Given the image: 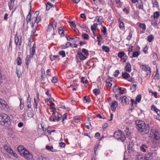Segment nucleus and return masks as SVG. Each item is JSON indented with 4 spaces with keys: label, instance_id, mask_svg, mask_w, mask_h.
<instances>
[{
    "label": "nucleus",
    "instance_id": "4d7b16f0",
    "mask_svg": "<svg viewBox=\"0 0 160 160\" xmlns=\"http://www.w3.org/2000/svg\"><path fill=\"white\" fill-rule=\"evenodd\" d=\"M102 32H103L104 34L106 33V28L105 26L102 27V29L101 30Z\"/></svg>",
    "mask_w": 160,
    "mask_h": 160
},
{
    "label": "nucleus",
    "instance_id": "338daca9",
    "mask_svg": "<svg viewBox=\"0 0 160 160\" xmlns=\"http://www.w3.org/2000/svg\"><path fill=\"white\" fill-rule=\"evenodd\" d=\"M115 97H116L117 100H120L121 99L120 95L119 94H116L115 95Z\"/></svg>",
    "mask_w": 160,
    "mask_h": 160
},
{
    "label": "nucleus",
    "instance_id": "ddd939ff",
    "mask_svg": "<svg viewBox=\"0 0 160 160\" xmlns=\"http://www.w3.org/2000/svg\"><path fill=\"white\" fill-rule=\"evenodd\" d=\"M27 112L28 116L29 117H32L34 116L33 111L32 108L27 109Z\"/></svg>",
    "mask_w": 160,
    "mask_h": 160
},
{
    "label": "nucleus",
    "instance_id": "a211bd4d",
    "mask_svg": "<svg viewBox=\"0 0 160 160\" xmlns=\"http://www.w3.org/2000/svg\"><path fill=\"white\" fill-rule=\"evenodd\" d=\"M79 58L81 60H84L86 58V57L83 55L81 52H78Z\"/></svg>",
    "mask_w": 160,
    "mask_h": 160
},
{
    "label": "nucleus",
    "instance_id": "9d476101",
    "mask_svg": "<svg viewBox=\"0 0 160 160\" xmlns=\"http://www.w3.org/2000/svg\"><path fill=\"white\" fill-rule=\"evenodd\" d=\"M118 106V103L116 101H112V102L111 105V109L112 111H114L116 108Z\"/></svg>",
    "mask_w": 160,
    "mask_h": 160
},
{
    "label": "nucleus",
    "instance_id": "aec40b11",
    "mask_svg": "<svg viewBox=\"0 0 160 160\" xmlns=\"http://www.w3.org/2000/svg\"><path fill=\"white\" fill-rule=\"evenodd\" d=\"M18 150L21 155H22V153H23L24 150H27L24 149L22 146H19L18 148Z\"/></svg>",
    "mask_w": 160,
    "mask_h": 160
},
{
    "label": "nucleus",
    "instance_id": "69168bd1",
    "mask_svg": "<svg viewBox=\"0 0 160 160\" xmlns=\"http://www.w3.org/2000/svg\"><path fill=\"white\" fill-rule=\"evenodd\" d=\"M153 56L154 58V59H158V56L156 52H154L153 53Z\"/></svg>",
    "mask_w": 160,
    "mask_h": 160
},
{
    "label": "nucleus",
    "instance_id": "412c9836",
    "mask_svg": "<svg viewBox=\"0 0 160 160\" xmlns=\"http://www.w3.org/2000/svg\"><path fill=\"white\" fill-rule=\"evenodd\" d=\"M137 7L139 9H142L143 8V5L141 0H140V2H138L137 4L136 5Z\"/></svg>",
    "mask_w": 160,
    "mask_h": 160
},
{
    "label": "nucleus",
    "instance_id": "cd10ccee",
    "mask_svg": "<svg viewBox=\"0 0 160 160\" xmlns=\"http://www.w3.org/2000/svg\"><path fill=\"white\" fill-rule=\"evenodd\" d=\"M102 50L107 52H109L110 49L109 48L105 46H103L102 47Z\"/></svg>",
    "mask_w": 160,
    "mask_h": 160
},
{
    "label": "nucleus",
    "instance_id": "5701e85b",
    "mask_svg": "<svg viewBox=\"0 0 160 160\" xmlns=\"http://www.w3.org/2000/svg\"><path fill=\"white\" fill-rule=\"evenodd\" d=\"M142 70L144 71L147 72L148 70H151V68L150 67H148L147 66L145 65H142L140 67Z\"/></svg>",
    "mask_w": 160,
    "mask_h": 160
},
{
    "label": "nucleus",
    "instance_id": "5fc2aeb1",
    "mask_svg": "<svg viewBox=\"0 0 160 160\" xmlns=\"http://www.w3.org/2000/svg\"><path fill=\"white\" fill-rule=\"evenodd\" d=\"M119 73V70H116L114 72V75L115 77H117Z\"/></svg>",
    "mask_w": 160,
    "mask_h": 160
},
{
    "label": "nucleus",
    "instance_id": "dca6fc26",
    "mask_svg": "<svg viewBox=\"0 0 160 160\" xmlns=\"http://www.w3.org/2000/svg\"><path fill=\"white\" fill-rule=\"evenodd\" d=\"M137 25L139 27L142 28L144 31L142 32V33L144 32V31L146 29V26L145 24L143 23H138Z\"/></svg>",
    "mask_w": 160,
    "mask_h": 160
},
{
    "label": "nucleus",
    "instance_id": "4be33fe9",
    "mask_svg": "<svg viewBox=\"0 0 160 160\" xmlns=\"http://www.w3.org/2000/svg\"><path fill=\"white\" fill-rule=\"evenodd\" d=\"M14 0H11L8 3V6L10 9H12L14 5Z\"/></svg>",
    "mask_w": 160,
    "mask_h": 160
},
{
    "label": "nucleus",
    "instance_id": "1a4fd4ad",
    "mask_svg": "<svg viewBox=\"0 0 160 160\" xmlns=\"http://www.w3.org/2000/svg\"><path fill=\"white\" fill-rule=\"evenodd\" d=\"M22 154L21 156H23L25 159L28 160H29L33 158L32 155L27 150H24L23 153H22Z\"/></svg>",
    "mask_w": 160,
    "mask_h": 160
},
{
    "label": "nucleus",
    "instance_id": "f3484780",
    "mask_svg": "<svg viewBox=\"0 0 160 160\" xmlns=\"http://www.w3.org/2000/svg\"><path fill=\"white\" fill-rule=\"evenodd\" d=\"M27 107L28 108V109L32 108V105L31 104V99L30 98V95H29L28 98V101L27 102Z\"/></svg>",
    "mask_w": 160,
    "mask_h": 160
},
{
    "label": "nucleus",
    "instance_id": "20e7f679",
    "mask_svg": "<svg viewBox=\"0 0 160 160\" xmlns=\"http://www.w3.org/2000/svg\"><path fill=\"white\" fill-rule=\"evenodd\" d=\"M11 124L10 118L4 113L0 114V124L3 126L7 127Z\"/></svg>",
    "mask_w": 160,
    "mask_h": 160
},
{
    "label": "nucleus",
    "instance_id": "13d9d810",
    "mask_svg": "<svg viewBox=\"0 0 160 160\" xmlns=\"http://www.w3.org/2000/svg\"><path fill=\"white\" fill-rule=\"evenodd\" d=\"M100 146L98 144L97 146H96L94 148V151L95 154H96V152L97 150L99 148Z\"/></svg>",
    "mask_w": 160,
    "mask_h": 160
},
{
    "label": "nucleus",
    "instance_id": "0eeeda50",
    "mask_svg": "<svg viewBox=\"0 0 160 160\" xmlns=\"http://www.w3.org/2000/svg\"><path fill=\"white\" fill-rule=\"evenodd\" d=\"M0 108L4 109L6 111H8L9 110V107L6 101L1 98H0Z\"/></svg>",
    "mask_w": 160,
    "mask_h": 160
},
{
    "label": "nucleus",
    "instance_id": "c85d7f7f",
    "mask_svg": "<svg viewBox=\"0 0 160 160\" xmlns=\"http://www.w3.org/2000/svg\"><path fill=\"white\" fill-rule=\"evenodd\" d=\"M97 26L98 24L97 23H94L93 25L91 26V29L93 33H94V31L95 30L96 28L97 27Z\"/></svg>",
    "mask_w": 160,
    "mask_h": 160
},
{
    "label": "nucleus",
    "instance_id": "b1692460",
    "mask_svg": "<svg viewBox=\"0 0 160 160\" xmlns=\"http://www.w3.org/2000/svg\"><path fill=\"white\" fill-rule=\"evenodd\" d=\"M121 100L122 102L124 101L126 104H128L129 103L128 99L126 96H124L122 97Z\"/></svg>",
    "mask_w": 160,
    "mask_h": 160
},
{
    "label": "nucleus",
    "instance_id": "4c0bfd02",
    "mask_svg": "<svg viewBox=\"0 0 160 160\" xmlns=\"http://www.w3.org/2000/svg\"><path fill=\"white\" fill-rule=\"evenodd\" d=\"M125 53L123 52H119L118 54V57L121 58L125 55Z\"/></svg>",
    "mask_w": 160,
    "mask_h": 160
},
{
    "label": "nucleus",
    "instance_id": "8fccbe9b",
    "mask_svg": "<svg viewBox=\"0 0 160 160\" xmlns=\"http://www.w3.org/2000/svg\"><path fill=\"white\" fill-rule=\"evenodd\" d=\"M69 22L70 23V25L72 27H73L75 28L76 27V25L73 21H69Z\"/></svg>",
    "mask_w": 160,
    "mask_h": 160
},
{
    "label": "nucleus",
    "instance_id": "2eb2a0df",
    "mask_svg": "<svg viewBox=\"0 0 160 160\" xmlns=\"http://www.w3.org/2000/svg\"><path fill=\"white\" fill-rule=\"evenodd\" d=\"M31 59V56L30 55H27L25 58V63L27 66V68H28V65H29Z\"/></svg>",
    "mask_w": 160,
    "mask_h": 160
},
{
    "label": "nucleus",
    "instance_id": "39448f33",
    "mask_svg": "<svg viewBox=\"0 0 160 160\" xmlns=\"http://www.w3.org/2000/svg\"><path fill=\"white\" fill-rule=\"evenodd\" d=\"M52 111L53 112L52 117H53V122H58L60 121L62 117V115L56 112L55 107L52 108Z\"/></svg>",
    "mask_w": 160,
    "mask_h": 160
},
{
    "label": "nucleus",
    "instance_id": "7ed1b4c3",
    "mask_svg": "<svg viewBox=\"0 0 160 160\" xmlns=\"http://www.w3.org/2000/svg\"><path fill=\"white\" fill-rule=\"evenodd\" d=\"M153 137L152 139V144L155 147H157L159 143L160 137L158 132L155 130L151 129L149 137Z\"/></svg>",
    "mask_w": 160,
    "mask_h": 160
},
{
    "label": "nucleus",
    "instance_id": "a19ab883",
    "mask_svg": "<svg viewBox=\"0 0 160 160\" xmlns=\"http://www.w3.org/2000/svg\"><path fill=\"white\" fill-rule=\"evenodd\" d=\"M99 91H100L98 89H95L93 90V93L96 95H97V94H99Z\"/></svg>",
    "mask_w": 160,
    "mask_h": 160
},
{
    "label": "nucleus",
    "instance_id": "f257e3e1",
    "mask_svg": "<svg viewBox=\"0 0 160 160\" xmlns=\"http://www.w3.org/2000/svg\"><path fill=\"white\" fill-rule=\"evenodd\" d=\"M138 132L141 135L147 134L148 133L150 128L148 124L146 125L142 121H140L136 123Z\"/></svg>",
    "mask_w": 160,
    "mask_h": 160
},
{
    "label": "nucleus",
    "instance_id": "a878e982",
    "mask_svg": "<svg viewBox=\"0 0 160 160\" xmlns=\"http://www.w3.org/2000/svg\"><path fill=\"white\" fill-rule=\"evenodd\" d=\"M141 97L142 96L141 94H138L136 98V102H134L135 104H137V102H140L141 101Z\"/></svg>",
    "mask_w": 160,
    "mask_h": 160
},
{
    "label": "nucleus",
    "instance_id": "49530a36",
    "mask_svg": "<svg viewBox=\"0 0 160 160\" xmlns=\"http://www.w3.org/2000/svg\"><path fill=\"white\" fill-rule=\"evenodd\" d=\"M53 147L52 146L50 147L49 146L47 145L46 146V148L48 150H49L52 152H53L52 150Z\"/></svg>",
    "mask_w": 160,
    "mask_h": 160
},
{
    "label": "nucleus",
    "instance_id": "680f3d73",
    "mask_svg": "<svg viewBox=\"0 0 160 160\" xmlns=\"http://www.w3.org/2000/svg\"><path fill=\"white\" fill-rule=\"evenodd\" d=\"M157 109H158V108H157L155 107V106L154 105H152V107H151V109H152V110L154 111L155 112L156 111H157Z\"/></svg>",
    "mask_w": 160,
    "mask_h": 160
},
{
    "label": "nucleus",
    "instance_id": "774afa93",
    "mask_svg": "<svg viewBox=\"0 0 160 160\" xmlns=\"http://www.w3.org/2000/svg\"><path fill=\"white\" fill-rule=\"evenodd\" d=\"M23 126V123L22 122H19L18 124V126L19 128H21Z\"/></svg>",
    "mask_w": 160,
    "mask_h": 160
},
{
    "label": "nucleus",
    "instance_id": "2f4dec72",
    "mask_svg": "<svg viewBox=\"0 0 160 160\" xmlns=\"http://www.w3.org/2000/svg\"><path fill=\"white\" fill-rule=\"evenodd\" d=\"M148 146L147 145H145L144 144L142 145L141 147V150L143 152H146V149H145V148H147Z\"/></svg>",
    "mask_w": 160,
    "mask_h": 160
},
{
    "label": "nucleus",
    "instance_id": "0e129e2a",
    "mask_svg": "<svg viewBox=\"0 0 160 160\" xmlns=\"http://www.w3.org/2000/svg\"><path fill=\"white\" fill-rule=\"evenodd\" d=\"M73 119L74 120L75 122L77 123L79 122V119L77 117H74L73 118Z\"/></svg>",
    "mask_w": 160,
    "mask_h": 160
},
{
    "label": "nucleus",
    "instance_id": "a18cd8bd",
    "mask_svg": "<svg viewBox=\"0 0 160 160\" xmlns=\"http://www.w3.org/2000/svg\"><path fill=\"white\" fill-rule=\"evenodd\" d=\"M82 36L84 39L87 40L88 39L89 36L87 34H82Z\"/></svg>",
    "mask_w": 160,
    "mask_h": 160
},
{
    "label": "nucleus",
    "instance_id": "bf43d9fd",
    "mask_svg": "<svg viewBox=\"0 0 160 160\" xmlns=\"http://www.w3.org/2000/svg\"><path fill=\"white\" fill-rule=\"evenodd\" d=\"M70 39L73 40L74 42H77L78 41L79 39V38L78 37H75V38H70Z\"/></svg>",
    "mask_w": 160,
    "mask_h": 160
},
{
    "label": "nucleus",
    "instance_id": "e2e57ef3",
    "mask_svg": "<svg viewBox=\"0 0 160 160\" xmlns=\"http://www.w3.org/2000/svg\"><path fill=\"white\" fill-rule=\"evenodd\" d=\"M68 116L67 114L65 113L64 114L62 117V121L63 122L64 119H66L67 117Z\"/></svg>",
    "mask_w": 160,
    "mask_h": 160
},
{
    "label": "nucleus",
    "instance_id": "423d86ee",
    "mask_svg": "<svg viewBox=\"0 0 160 160\" xmlns=\"http://www.w3.org/2000/svg\"><path fill=\"white\" fill-rule=\"evenodd\" d=\"M114 137L116 139L121 140L122 142H123L126 139L125 135L120 130H118L115 132L114 134Z\"/></svg>",
    "mask_w": 160,
    "mask_h": 160
},
{
    "label": "nucleus",
    "instance_id": "79ce46f5",
    "mask_svg": "<svg viewBox=\"0 0 160 160\" xmlns=\"http://www.w3.org/2000/svg\"><path fill=\"white\" fill-rule=\"evenodd\" d=\"M139 55V53L137 51L134 52L132 54V57H137Z\"/></svg>",
    "mask_w": 160,
    "mask_h": 160
},
{
    "label": "nucleus",
    "instance_id": "864d4df0",
    "mask_svg": "<svg viewBox=\"0 0 160 160\" xmlns=\"http://www.w3.org/2000/svg\"><path fill=\"white\" fill-rule=\"evenodd\" d=\"M118 88V86L117 85H115L113 88V92L114 93H116L117 92V90Z\"/></svg>",
    "mask_w": 160,
    "mask_h": 160
},
{
    "label": "nucleus",
    "instance_id": "c03bdc74",
    "mask_svg": "<svg viewBox=\"0 0 160 160\" xmlns=\"http://www.w3.org/2000/svg\"><path fill=\"white\" fill-rule=\"evenodd\" d=\"M72 44L70 42H68L66 44L65 46L63 47L62 48H68L69 46H72Z\"/></svg>",
    "mask_w": 160,
    "mask_h": 160
},
{
    "label": "nucleus",
    "instance_id": "e433bc0d",
    "mask_svg": "<svg viewBox=\"0 0 160 160\" xmlns=\"http://www.w3.org/2000/svg\"><path fill=\"white\" fill-rule=\"evenodd\" d=\"M17 65H20L22 61L20 57H18L17 59Z\"/></svg>",
    "mask_w": 160,
    "mask_h": 160
},
{
    "label": "nucleus",
    "instance_id": "6e6d98bb",
    "mask_svg": "<svg viewBox=\"0 0 160 160\" xmlns=\"http://www.w3.org/2000/svg\"><path fill=\"white\" fill-rule=\"evenodd\" d=\"M60 146L61 148H64L65 146V143L61 142L59 143Z\"/></svg>",
    "mask_w": 160,
    "mask_h": 160
},
{
    "label": "nucleus",
    "instance_id": "72a5a7b5",
    "mask_svg": "<svg viewBox=\"0 0 160 160\" xmlns=\"http://www.w3.org/2000/svg\"><path fill=\"white\" fill-rule=\"evenodd\" d=\"M159 16V12H156L153 13V18H158Z\"/></svg>",
    "mask_w": 160,
    "mask_h": 160
},
{
    "label": "nucleus",
    "instance_id": "ea45409f",
    "mask_svg": "<svg viewBox=\"0 0 160 160\" xmlns=\"http://www.w3.org/2000/svg\"><path fill=\"white\" fill-rule=\"evenodd\" d=\"M124 132L126 133V135L127 136V137L130 136V133L129 132V128H126L124 130Z\"/></svg>",
    "mask_w": 160,
    "mask_h": 160
},
{
    "label": "nucleus",
    "instance_id": "c9c22d12",
    "mask_svg": "<svg viewBox=\"0 0 160 160\" xmlns=\"http://www.w3.org/2000/svg\"><path fill=\"white\" fill-rule=\"evenodd\" d=\"M82 52L84 53L87 56L89 55L88 51L85 48H83L82 50Z\"/></svg>",
    "mask_w": 160,
    "mask_h": 160
},
{
    "label": "nucleus",
    "instance_id": "603ef678",
    "mask_svg": "<svg viewBox=\"0 0 160 160\" xmlns=\"http://www.w3.org/2000/svg\"><path fill=\"white\" fill-rule=\"evenodd\" d=\"M85 78L82 77V78L81 82L82 83H87L88 82V81L87 80H85Z\"/></svg>",
    "mask_w": 160,
    "mask_h": 160
},
{
    "label": "nucleus",
    "instance_id": "052dcab7",
    "mask_svg": "<svg viewBox=\"0 0 160 160\" xmlns=\"http://www.w3.org/2000/svg\"><path fill=\"white\" fill-rule=\"evenodd\" d=\"M52 28H53V27L52 25V24L48 25L47 28V31H50L52 29Z\"/></svg>",
    "mask_w": 160,
    "mask_h": 160
},
{
    "label": "nucleus",
    "instance_id": "37998d69",
    "mask_svg": "<svg viewBox=\"0 0 160 160\" xmlns=\"http://www.w3.org/2000/svg\"><path fill=\"white\" fill-rule=\"evenodd\" d=\"M83 99L86 100L87 102H90L91 101L90 99L89 98L87 97L86 96H85L83 97Z\"/></svg>",
    "mask_w": 160,
    "mask_h": 160
},
{
    "label": "nucleus",
    "instance_id": "f8f14e48",
    "mask_svg": "<svg viewBox=\"0 0 160 160\" xmlns=\"http://www.w3.org/2000/svg\"><path fill=\"white\" fill-rule=\"evenodd\" d=\"M125 71L127 72H130L131 71V65L128 62L126 63V65L125 67Z\"/></svg>",
    "mask_w": 160,
    "mask_h": 160
},
{
    "label": "nucleus",
    "instance_id": "3c124183",
    "mask_svg": "<svg viewBox=\"0 0 160 160\" xmlns=\"http://www.w3.org/2000/svg\"><path fill=\"white\" fill-rule=\"evenodd\" d=\"M37 104H38V103L37 102L36 99H35V98H34V103L33 104V107L36 109L37 108Z\"/></svg>",
    "mask_w": 160,
    "mask_h": 160
},
{
    "label": "nucleus",
    "instance_id": "9b49d317",
    "mask_svg": "<svg viewBox=\"0 0 160 160\" xmlns=\"http://www.w3.org/2000/svg\"><path fill=\"white\" fill-rule=\"evenodd\" d=\"M153 153L150 152L146 154L145 156V160H150L152 158Z\"/></svg>",
    "mask_w": 160,
    "mask_h": 160
},
{
    "label": "nucleus",
    "instance_id": "473e14b6",
    "mask_svg": "<svg viewBox=\"0 0 160 160\" xmlns=\"http://www.w3.org/2000/svg\"><path fill=\"white\" fill-rule=\"evenodd\" d=\"M119 28L122 29H124V23L120 21L119 22Z\"/></svg>",
    "mask_w": 160,
    "mask_h": 160
},
{
    "label": "nucleus",
    "instance_id": "f704fd0d",
    "mask_svg": "<svg viewBox=\"0 0 160 160\" xmlns=\"http://www.w3.org/2000/svg\"><path fill=\"white\" fill-rule=\"evenodd\" d=\"M148 41L149 42H151L154 38V37L152 35H150L148 37Z\"/></svg>",
    "mask_w": 160,
    "mask_h": 160
},
{
    "label": "nucleus",
    "instance_id": "58836bf2",
    "mask_svg": "<svg viewBox=\"0 0 160 160\" xmlns=\"http://www.w3.org/2000/svg\"><path fill=\"white\" fill-rule=\"evenodd\" d=\"M59 54L62 55L63 57H64L66 56L65 52L64 51H60L59 52Z\"/></svg>",
    "mask_w": 160,
    "mask_h": 160
},
{
    "label": "nucleus",
    "instance_id": "6ab92c4d",
    "mask_svg": "<svg viewBox=\"0 0 160 160\" xmlns=\"http://www.w3.org/2000/svg\"><path fill=\"white\" fill-rule=\"evenodd\" d=\"M113 82L112 80H106V86L109 89L112 86V83L111 82Z\"/></svg>",
    "mask_w": 160,
    "mask_h": 160
},
{
    "label": "nucleus",
    "instance_id": "4468645a",
    "mask_svg": "<svg viewBox=\"0 0 160 160\" xmlns=\"http://www.w3.org/2000/svg\"><path fill=\"white\" fill-rule=\"evenodd\" d=\"M36 48V45L34 43L33 45L32 48L31 49V50L30 51V54L31 55L32 57L33 56L35 53Z\"/></svg>",
    "mask_w": 160,
    "mask_h": 160
},
{
    "label": "nucleus",
    "instance_id": "393cba45",
    "mask_svg": "<svg viewBox=\"0 0 160 160\" xmlns=\"http://www.w3.org/2000/svg\"><path fill=\"white\" fill-rule=\"evenodd\" d=\"M53 7V5L49 2H48L46 4V8L48 10H49L51 8Z\"/></svg>",
    "mask_w": 160,
    "mask_h": 160
},
{
    "label": "nucleus",
    "instance_id": "6e6552de",
    "mask_svg": "<svg viewBox=\"0 0 160 160\" xmlns=\"http://www.w3.org/2000/svg\"><path fill=\"white\" fill-rule=\"evenodd\" d=\"M22 37L21 35H17V33L16 34L15 37V42L17 47H18L20 48V46L21 45L22 42Z\"/></svg>",
    "mask_w": 160,
    "mask_h": 160
},
{
    "label": "nucleus",
    "instance_id": "c756f323",
    "mask_svg": "<svg viewBox=\"0 0 160 160\" xmlns=\"http://www.w3.org/2000/svg\"><path fill=\"white\" fill-rule=\"evenodd\" d=\"M130 75L127 72H124L122 73V77L124 79H127L129 77Z\"/></svg>",
    "mask_w": 160,
    "mask_h": 160
},
{
    "label": "nucleus",
    "instance_id": "f03ea898",
    "mask_svg": "<svg viewBox=\"0 0 160 160\" xmlns=\"http://www.w3.org/2000/svg\"><path fill=\"white\" fill-rule=\"evenodd\" d=\"M31 11L30 10L27 17L26 21L28 22H29L31 23L32 27H33L34 24L36 23L37 24L39 22L41 21V18L38 16L39 12L38 11L35 12L33 17L31 18Z\"/></svg>",
    "mask_w": 160,
    "mask_h": 160
},
{
    "label": "nucleus",
    "instance_id": "de8ad7c7",
    "mask_svg": "<svg viewBox=\"0 0 160 160\" xmlns=\"http://www.w3.org/2000/svg\"><path fill=\"white\" fill-rule=\"evenodd\" d=\"M57 22H55V21H54L53 22H52V27H53V29L54 30V29H55L56 28V26H57Z\"/></svg>",
    "mask_w": 160,
    "mask_h": 160
},
{
    "label": "nucleus",
    "instance_id": "09e8293b",
    "mask_svg": "<svg viewBox=\"0 0 160 160\" xmlns=\"http://www.w3.org/2000/svg\"><path fill=\"white\" fill-rule=\"evenodd\" d=\"M58 78L56 77H54L52 80V82L53 83H55L58 82Z\"/></svg>",
    "mask_w": 160,
    "mask_h": 160
},
{
    "label": "nucleus",
    "instance_id": "bb28decb",
    "mask_svg": "<svg viewBox=\"0 0 160 160\" xmlns=\"http://www.w3.org/2000/svg\"><path fill=\"white\" fill-rule=\"evenodd\" d=\"M137 85L136 84H132L131 86L130 89L132 92H134L136 89Z\"/></svg>",
    "mask_w": 160,
    "mask_h": 160
},
{
    "label": "nucleus",
    "instance_id": "7c9ffc66",
    "mask_svg": "<svg viewBox=\"0 0 160 160\" xmlns=\"http://www.w3.org/2000/svg\"><path fill=\"white\" fill-rule=\"evenodd\" d=\"M6 150L8 153L11 155L12 154V153H13V151L10 147H7V148L6 149Z\"/></svg>",
    "mask_w": 160,
    "mask_h": 160
}]
</instances>
